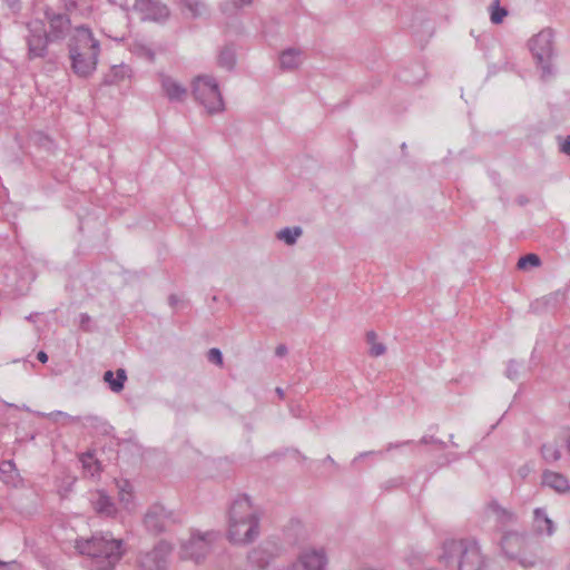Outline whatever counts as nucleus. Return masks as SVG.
<instances>
[{
    "label": "nucleus",
    "instance_id": "f257e3e1",
    "mask_svg": "<svg viewBox=\"0 0 570 570\" xmlns=\"http://www.w3.org/2000/svg\"><path fill=\"white\" fill-rule=\"evenodd\" d=\"M439 561L452 570H502L501 566L488 560L475 539H448L442 544Z\"/></svg>",
    "mask_w": 570,
    "mask_h": 570
},
{
    "label": "nucleus",
    "instance_id": "f03ea898",
    "mask_svg": "<svg viewBox=\"0 0 570 570\" xmlns=\"http://www.w3.org/2000/svg\"><path fill=\"white\" fill-rule=\"evenodd\" d=\"M261 513L246 494L238 495L228 510L227 539L235 544H248L261 534Z\"/></svg>",
    "mask_w": 570,
    "mask_h": 570
},
{
    "label": "nucleus",
    "instance_id": "7ed1b4c3",
    "mask_svg": "<svg viewBox=\"0 0 570 570\" xmlns=\"http://www.w3.org/2000/svg\"><path fill=\"white\" fill-rule=\"evenodd\" d=\"M100 45L94 38L90 29L85 26L76 28V35L69 42V57L73 72L81 77H89L97 68Z\"/></svg>",
    "mask_w": 570,
    "mask_h": 570
},
{
    "label": "nucleus",
    "instance_id": "20e7f679",
    "mask_svg": "<svg viewBox=\"0 0 570 570\" xmlns=\"http://www.w3.org/2000/svg\"><path fill=\"white\" fill-rule=\"evenodd\" d=\"M500 548L504 557L523 568H533L539 562L541 546L534 535L525 531H504L500 538Z\"/></svg>",
    "mask_w": 570,
    "mask_h": 570
},
{
    "label": "nucleus",
    "instance_id": "39448f33",
    "mask_svg": "<svg viewBox=\"0 0 570 570\" xmlns=\"http://www.w3.org/2000/svg\"><path fill=\"white\" fill-rule=\"evenodd\" d=\"M76 548L81 554L102 559L101 567L105 569L114 568L124 554L122 540L114 539L109 533L94 534L89 539L77 540Z\"/></svg>",
    "mask_w": 570,
    "mask_h": 570
},
{
    "label": "nucleus",
    "instance_id": "423d86ee",
    "mask_svg": "<svg viewBox=\"0 0 570 570\" xmlns=\"http://www.w3.org/2000/svg\"><path fill=\"white\" fill-rule=\"evenodd\" d=\"M26 27L28 30L26 36L28 60L47 59L52 61L55 57H51L49 46L56 41L50 39L45 21L38 18L32 19L26 23Z\"/></svg>",
    "mask_w": 570,
    "mask_h": 570
},
{
    "label": "nucleus",
    "instance_id": "0eeeda50",
    "mask_svg": "<svg viewBox=\"0 0 570 570\" xmlns=\"http://www.w3.org/2000/svg\"><path fill=\"white\" fill-rule=\"evenodd\" d=\"M553 37V30L551 28H546L532 37L529 41L530 51L532 52L537 65L541 68L542 79H547L553 76L551 66V59L554 56Z\"/></svg>",
    "mask_w": 570,
    "mask_h": 570
},
{
    "label": "nucleus",
    "instance_id": "6e6552de",
    "mask_svg": "<svg viewBox=\"0 0 570 570\" xmlns=\"http://www.w3.org/2000/svg\"><path fill=\"white\" fill-rule=\"evenodd\" d=\"M193 96L203 105L209 114L219 112L224 109V101L215 78L210 76H198L193 81Z\"/></svg>",
    "mask_w": 570,
    "mask_h": 570
},
{
    "label": "nucleus",
    "instance_id": "1a4fd4ad",
    "mask_svg": "<svg viewBox=\"0 0 570 570\" xmlns=\"http://www.w3.org/2000/svg\"><path fill=\"white\" fill-rule=\"evenodd\" d=\"M218 537L219 533L216 531L193 533L188 541L181 543L180 558L183 560H191L195 563H202L210 550V544Z\"/></svg>",
    "mask_w": 570,
    "mask_h": 570
},
{
    "label": "nucleus",
    "instance_id": "9d476101",
    "mask_svg": "<svg viewBox=\"0 0 570 570\" xmlns=\"http://www.w3.org/2000/svg\"><path fill=\"white\" fill-rule=\"evenodd\" d=\"M170 551V544L161 540L151 550L138 553L137 566L140 570H167Z\"/></svg>",
    "mask_w": 570,
    "mask_h": 570
},
{
    "label": "nucleus",
    "instance_id": "9b49d317",
    "mask_svg": "<svg viewBox=\"0 0 570 570\" xmlns=\"http://www.w3.org/2000/svg\"><path fill=\"white\" fill-rule=\"evenodd\" d=\"M176 522L177 518L175 513L159 503L149 507L144 517L146 530L154 535L167 531L169 527Z\"/></svg>",
    "mask_w": 570,
    "mask_h": 570
},
{
    "label": "nucleus",
    "instance_id": "f8f14e48",
    "mask_svg": "<svg viewBox=\"0 0 570 570\" xmlns=\"http://www.w3.org/2000/svg\"><path fill=\"white\" fill-rule=\"evenodd\" d=\"M327 562L324 549L305 548L299 551L295 562L279 570H326Z\"/></svg>",
    "mask_w": 570,
    "mask_h": 570
},
{
    "label": "nucleus",
    "instance_id": "ddd939ff",
    "mask_svg": "<svg viewBox=\"0 0 570 570\" xmlns=\"http://www.w3.org/2000/svg\"><path fill=\"white\" fill-rule=\"evenodd\" d=\"M278 550L275 542H262L248 552L244 570H266L274 558L278 556Z\"/></svg>",
    "mask_w": 570,
    "mask_h": 570
},
{
    "label": "nucleus",
    "instance_id": "4468645a",
    "mask_svg": "<svg viewBox=\"0 0 570 570\" xmlns=\"http://www.w3.org/2000/svg\"><path fill=\"white\" fill-rule=\"evenodd\" d=\"M45 19L49 23V37L56 42L63 40L70 32L71 21L67 13L56 11L53 8L46 6L43 9Z\"/></svg>",
    "mask_w": 570,
    "mask_h": 570
},
{
    "label": "nucleus",
    "instance_id": "2eb2a0df",
    "mask_svg": "<svg viewBox=\"0 0 570 570\" xmlns=\"http://www.w3.org/2000/svg\"><path fill=\"white\" fill-rule=\"evenodd\" d=\"M134 10L140 14L141 20L165 22L169 17V9L160 0H135Z\"/></svg>",
    "mask_w": 570,
    "mask_h": 570
},
{
    "label": "nucleus",
    "instance_id": "dca6fc26",
    "mask_svg": "<svg viewBox=\"0 0 570 570\" xmlns=\"http://www.w3.org/2000/svg\"><path fill=\"white\" fill-rule=\"evenodd\" d=\"M532 530L535 535L551 537L556 531L554 522L548 517L544 508H535L533 511Z\"/></svg>",
    "mask_w": 570,
    "mask_h": 570
},
{
    "label": "nucleus",
    "instance_id": "f3484780",
    "mask_svg": "<svg viewBox=\"0 0 570 570\" xmlns=\"http://www.w3.org/2000/svg\"><path fill=\"white\" fill-rule=\"evenodd\" d=\"M541 483L556 491L559 494H566L570 492V483L566 475L551 470H544L541 476Z\"/></svg>",
    "mask_w": 570,
    "mask_h": 570
},
{
    "label": "nucleus",
    "instance_id": "a211bd4d",
    "mask_svg": "<svg viewBox=\"0 0 570 570\" xmlns=\"http://www.w3.org/2000/svg\"><path fill=\"white\" fill-rule=\"evenodd\" d=\"M161 88L170 101H183L187 96V89L171 77H163Z\"/></svg>",
    "mask_w": 570,
    "mask_h": 570
},
{
    "label": "nucleus",
    "instance_id": "6ab92c4d",
    "mask_svg": "<svg viewBox=\"0 0 570 570\" xmlns=\"http://www.w3.org/2000/svg\"><path fill=\"white\" fill-rule=\"evenodd\" d=\"M303 52L297 48H288L279 55V66L283 70H294L302 63Z\"/></svg>",
    "mask_w": 570,
    "mask_h": 570
},
{
    "label": "nucleus",
    "instance_id": "aec40b11",
    "mask_svg": "<svg viewBox=\"0 0 570 570\" xmlns=\"http://www.w3.org/2000/svg\"><path fill=\"white\" fill-rule=\"evenodd\" d=\"M489 510L494 515L497 523L501 524L502 527L513 524L517 522L515 513L501 507L495 501H492L489 504Z\"/></svg>",
    "mask_w": 570,
    "mask_h": 570
},
{
    "label": "nucleus",
    "instance_id": "412c9836",
    "mask_svg": "<svg viewBox=\"0 0 570 570\" xmlns=\"http://www.w3.org/2000/svg\"><path fill=\"white\" fill-rule=\"evenodd\" d=\"M91 502L95 511L99 514L110 517L116 513V507L112 500L102 491H98L97 498L92 499Z\"/></svg>",
    "mask_w": 570,
    "mask_h": 570
},
{
    "label": "nucleus",
    "instance_id": "4be33fe9",
    "mask_svg": "<svg viewBox=\"0 0 570 570\" xmlns=\"http://www.w3.org/2000/svg\"><path fill=\"white\" fill-rule=\"evenodd\" d=\"M104 381L112 392L119 393L124 390L125 382L127 381V373L124 368H118L115 376V373L108 370L104 373Z\"/></svg>",
    "mask_w": 570,
    "mask_h": 570
},
{
    "label": "nucleus",
    "instance_id": "5701e85b",
    "mask_svg": "<svg viewBox=\"0 0 570 570\" xmlns=\"http://www.w3.org/2000/svg\"><path fill=\"white\" fill-rule=\"evenodd\" d=\"M82 420L85 426L91 428L101 435H109L114 430L112 425L107 420L97 415H87Z\"/></svg>",
    "mask_w": 570,
    "mask_h": 570
},
{
    "label": "nucleus",
    "instance_id": "b1692460",
    "mask_svg": "<svg viewBox=\"0 0 570 570\" xmlns=\"http://www.w3.org/2000/svg\"><path fill=\"white\" fill-rule=\"evenodd\" d=\"M129 67L125 65L112 66L108 73L104 77V85H117L125 78L129 77Z\"/></svg>",
    "mask_w": 570,
    "mask_h": 570
},
{
    "label": "nucleus",
    "instance_id": "393cba45",
    "mask_svg": "<svg viewBox=\"0 0 570 570\" xmlns=\"http://www.w3.org/2000/svg\"><path fill=\"white\" fill-rule=\"evenodd\" d=\"M540 453L546 463H553L561 459V450L557 443H543Z\"/></svg>",
    "mask_w": 570,
    "mask_h": 570
},
{
    "label": "nucleus",
    "instance_id": "a878e982",
    "mask_svg": "<svg viewBox=\"0 0 570 570\" xmlns=\"http://www.w3.org/2000/svg\"><path fill=\"white\" fill-rule=\"evenodd\" d=\"M205 8L204 3L199 0H183L181 1V12L187 18H198L203 13V9Z\"/></svg>",
    "mask_w": 570,
    "mask_h": 570
},
{
    "label": "nucleus",
    "instance_id": "bb28decb",
    "mask_svg": "<svg viewBox=\"0 0 570 570\" xmlns=\"http://www.w3.org/2000/svg\"><path fill=\"white\" fill-rule=\"evenodd\" d=\"M236 62L235 49L232 46H225L218 55V65L226 70H232Z\"/></svg>",
    "mask_w": 570,
    "mask_h": 570
},
{
    "label": "nucleus",
    "instance_id": "cd10ccee",
    "mask_svg": "<svg viewBox=\"0 0 570 570\" xmlns=\"http://www.w3.org/2000/svg\"><path fill=\"white\" fill-rule=\"evenodd\" d=\"M302 233L303 230L301 227H285L277 233V238L287 245H293L296 243Z\"/></svg>",
    "mask_w": 570,
    "mask_h": 570
},
{
    "label": "nucleus",
    "instance_id": "c85d7f7f",
    "mask_svg": "<svg viewBox=\"0 0 570 570\" xmlns=\"http://www.w3.org/2000/svg\"><path fill=\"white\" fill-rule=\"evenodd\" d=\"M48 417L55 423L69 424V423H79L81 421L80 416H72L62 411H53L48 414Z\"/></svg>",
    "mask_w": 570,
    "mask_h": 570
},
{
    "label": "nucleus",
    "instance_id": "c756f323",
    "mask_svg": "<svg viewBox=\"0 0 570 570\" xmlns=\"http://www.w3.org/2000/svg\"><path fill=\"white\" fill-rule=\"evenodd\" d=\"M540 265H541L540 257L533 253L521 256L517 264L519 269H528L530 267H538Z\"/></svg>",
    "mask_w": 570,
    "mask_h": 570
},
{
    "label": "nucleus",
    "instance_id": "7c9ffc66",
    "mask_svg": "<svg viewBox=\"0 0 570 570\" xmlns=\"http://www.w3.org/2000/svg\"><path fill=\"white\" fill-rule=\"evenodd\" d=\"M508 16V10L504 7L500 6L499 0H494L491 6V22L494 24H499L503 21V19Z\"/></svg>",
    "mask_w": 570,
    "mask_h": 570
},
{
    "label": "nucleus",
    "instance_id": "2f4dec72",
    "mask_svg": "<svg viewBox=\"0 0 570 570\" xmlns=\"http://www.w3.org/2000/svg\"><path fill=\"white\" fill-rule=\"evenodd\" d=\"M62 7L65 9L63 13H72L75 11H81L87 7V0H61Z\"/></svg>",
    "mask_w": 570,
    "mask_h": 570
},
{
    "label": "nucleus",
    "instance_id": "473e14b6",
    "mask_svg": "<svg viewBox=\"0 0 570 570\" xmlns=\"http://www.w3.org/2000/svg\"><path fill=\"white\" fill-rule=\"evenodd\" d=\"M244 6L239 0H226L222 3L220 9L226 16H233Z\"/></svg>",
    "mask_w": 570,
    "mask_h": 570
},
{
    "label": "nucleus",
    "instance_id": "72a5a7b5",
    "mask_svg": "<svg viewBox=\"0 0 570 570\" xmlns=\"http://www.w3.org/2000/svg\"><path fill=\"white\" fill-rule=\"evenodd\" d=\"M80 461L83 465L85 469H88L89 471H91V463L94 462V464L96 465V470H99L100 466H99V462L97 460L94 459V453L88 451L83 454H81L80 456Z\"/></svg>",
    "mask_w": 570,
    "mask_h": 570
},
{
    "label": "nucleus",
    "instance_id": "f704fd0d",
    "mask_svg": "<svg viewBox=\"0 0 570 570\" xmlns=\"http://www.w3.org/2000/svg\"><path fill=\"white\" fill-rule=\"evenodd\" d=\"M207 358L210 363L222 366L223 365V353L219 348L213 347L207 353Z\"/></svg>",
    "mask_w": 570,
    "mask_h": 570
},
{
    "label": "nucleus",
    "instance_id": "c9c22d12",
    "mask_svg": "<svg viewBox=\"0 0 570 570\" xmlns=\"http://www.w3.org/2000/svg\"><path fill=\"white\" fill-rule=\"evenodd\" d=\"M419 443H420V444H425V445H426V444H434V445H436V446H438L439 449H441V450H444V449L446 448V443H445L444 441H442V440H440V439H436V438H434V436H432V435H424V436L420 440V442H419Z\"/></svg>",
    "mask_w": 570,
    "mask_h": 570
},
{
    "label": "nucleus",
    "instance_id": "e433bc0d",
    "mask_svg": "<svg viewBox=\"0 0 570 570\" xmlns=\"http://www.w3.org/2000/svg\"><path fill=\"white\" fill-rule=\"evenodd\" d=\"M135 52H136L138 56L144 57V58H146V59H147V60H149V61H153V60H154V58H155V53H154V51H153L150 48H148V47H146V46H144V45H138V46H136V47H135Z\"/></svg>",
    "mask_w": 570,
    "mask_h": 570
},
{
    "label": "nucleus",
    "instance_id": "4c0bfd02",
    "mask_svg": "<svg viewBox=\"0 0 570 570\" xmlns=\"http://www.w3.org/2000/svg\"><path fill=\"white\" fill-rule=\"evenodd\" d=\"M519 367V363L515 362L514 360H511L505 371L507 377H509L510 380H515L518 377Z\"/></svg>",
    "mask_w": 570,
    "mask_h": 570
},
{
    "label": "nucleus",
    "instance_id": "58836bf2",
    "mask_svg": "<svg viewBox=\"0 0 570 570\" xmlns=\"http://www.w3.org/2000/svg\"><path fill=\"white\" fill-rule=\"evenodd\" d=\"M385 351H386V347L384 344L375 342L371 345L370 355L377 357V356L383 355L385 353Z\"/></svg>",
    "mask_w": 570,
    "mask_h": 570
},
{
    "label": "nucleus",
    "instance_id": "ea45409f",
    "mask_svg": "<svg viewBox=\"0 0 570 570\" xmlns=\"http://www.w3.org/2000/svg\"><path fill=\"white\" fill-rule=\"evenodd\" d=\"M80 320H79V326L81 330H83L85 332H90V322H91V317L87 314V313H81L80 314Z\"/></svg>",
    "mask_w": 570,
    "mask_h": 570
},
{
    "label": "nucleus",
    "instance_id": "a19ab883",
    "mask_svg": "<svg viewBox=\"0 0 570 570\" xmlns=\"http://www.w3.org/2000/svg\"><path fill=\"white\" fill-rule=\"evenodd\" d=\"M16 470V465L13 461H3L0 465V473L1 474H9Z\"/></svg>",
    "mask_w": 570,
    "mask_h": 570
},
{
    "label": "nucleus",
    "instance_id": "79ce46f5",
    "mask_svg": "<svg viewBox=\"0 0 570 570\" xmlns=\"http://www.w3.org/2000/svg\"><path fill=\"white\" fill-rule=\"evenodd\" d=\"M566 298L564 296V293L558 291L553 294H551L548 298H547V302L550 303V302H553V305H557L561 302H563Z\"/></svg>",
    "mask_w": 570,
    "mask_h": 570
},
{
    "label": "nucleus",
    "instance_id": "37998d69",
    "mask_svg": "<svg viewBox=\"0 0 570 570\" xmlns=\"http://www.w3.org/2000/svg\"><path fill=\"white\" fill-rule=\"evenodd\" d=\"M4 3L10 8L12 12H19L21 9L20 0H3Z\"/></svg>",
    "mask_w": 570,
    "mask_h": 570
},
{
    "label": "nucleus",
    "instance_id": "c03bdc74",
    "mask_svg": "<svg viewBox=\"0 0 570 570\" xmlns=\"http://www.w3.org/2000/svg\"><path fill=\"white\" fill-rule=\"evenodd\" d=\"M560 151L570 156V136H567L560 144Z\"/></svg>",
    "mask_w": 570,
    "mask_h": 570
},
{
    "label": "nucleus",
    "instance_id": "a18cd8bd",
    "mask_svg": "<svg viewBox=\"0 0 570 570\" xmlns=\"http://www.w3.org/2000/svg\"><path fill=\"white\" fill-rule=\"evenodd\" d=\"M380 454H382V452H375V451L362 452L356 458H354V460L352 461V465H355L357 463V461L361 460L362 458L370 456V455H380Z\"/></svg>",
    "mask_w": 570,
    "mask_h": 570
},
{
    "label": "nucleus",
    "instance_id": "49530a36",
    "mask_svg": "<svg viewBox=\"0 0 570 570\" xmlns=\"http://www.w3.org/2000/svg\"><path fill=\"white\" fill-rule=\"evenodd\" d=\"M287 352H288V350H287L286 345H284V344H279V345L276 347V350H275V354H276V356H278V357H283V356H285V355L287 354Z\"/></svg>",
    "mask_w": 570,
    "mask_h": 570
},
{
    "label": "nucleus",
    "instance_id": "de8ad7c7",
    "mask_svg": "<svg viewBox=\"0 0 570 570\" xmlns=\"http://www.w3.org/2000/svg\"><path fill=\"white\" fill-rule=\"evenodd\" d=\"M375 340H376V333L375 332L370 331V332L366 333V341H367L368 344L372 345L373 343H375Z\"/></svg>",
    "mask_w": 570,
    "mask_h": 570
},
{
    "label": "nucleus",
    "instance_id": "09e8293b",
    "mask_svg": "<svg viewBox=\"0 0 570 570\" xmlns=\"http://www.w3.org/2000/svg\"><path fill=\"white\" fill-rule=\"evenodd\" d=\"M37 360L41 363H46L48 361V355L43 351H39L37 354Z\"/></svg>",
    "mask_w": 570,
    "mask_h": 570
},
{
    "label": "nucleus",
    "instance_id": "8fccbe9b",
    "mask_svg": "<svg viewBox=\"0 0 570 570\" xmlns=\"http://www.w3.org/2000/svg\"><path fill=\"white\" fill-rule=\"evenodd\" d=\"M168 302H169V305H170V306L175 307V306L178 304L179 298H178V296H177V295L171 294V295L168 297Z\"/></svg>",
    "mask_w": 570,
    "mask_h": 570
},
{
    "label": "nucleus",
    "instance_id": "3c124183",
    "mask_svg": "<svg viewBox=\"0 0 570 570\" xmlns=\"http://www.w3.org/2000/svg\"><path fill=\"white\" fill-rule=\"evenodd\" d=\"M401 484L400 480H390L385 483V489L395 488Z\"/></svg>",
    "mask_w": 570,
    "mask_h": 570
},
{
    "label": "nucleus",
    "instance_id": "603ef678",
    "mask_svg": "<svg viewBox=\"0 0 570 570\" xmlns=\"http://www.w3.org/2000/svg\"><path fill=\"white\" fill-rule=\"evenodd\" d=\"M324 463L332 464L335 469H338V464L335 462V460L331 455H326V458L323 460Z\"/></svg>",
    "mask_w": 570,
    "mask_h": 570
},
{
    "label": "nucleus",
    "instance_id": "864d4df0",
    "mask_svg": "<svg viewBox=\"0 0 570 570\" xmlns=\"http://www.w3.org/2000/svg\"><path fill=\"white\" fill-rule=\"evenodd\" d=\"M409 443H411V441H405V442H403V443H395V444H394V443H390V444L387 445V449H386V450H387V451H390V450H392V449H394V448H400V446L405 445V444H409Z\"/></svg>",
    "mask_w": 570,
    "mask_h": 570
},
{
    "label": "nucleus",
    "instance_id": "5fc2aeb1",
    "mask_svg": "<svg viewBox=\"0 0 570 570\" xmlns=\"http://www.w3.org/2000/svg\"><path fill=\"white\" fill-rule=\"evenodd\" d=\"M518 472L522 478H525L529 473V468L527 465H523L519 469Z\"/></svg>",
    "mask_w": 570,
    "mask_h": 570
},
{
    "label": "nucleus",
    "instance_id": "6e6d98bb",
    "mask_svg": "<svg viewBox=\"0 0 570 570\" xmlns=\"http://www.w3.org/2000/svg\"><path fill=\"white\" fill-rule=\"evenodd\" d=\"M528 202H529V200H528V198H527L525 196H523V195H521V196H519V197L517 198V203H518L519 205H521V206H523V205L528 204Z\"/></svg>",
    "mask_w": 570,
    "mask_h": 570
},
{
    "label": "nucleus",
    "instance_id": "4d7b16f0",
    "mask_svg": "<svg viewBox=\"0 0 570 570\" xmlns=\"http://www.w3.org/2000/svg\"><path fill=\"white\" fill-rule=\"evenodd\" d=\"M564 443H566V446H567L568 452L570 453V432H569V433H568V435L566 436V439H564Z\"/></svg>",
    "mask_w": 570,
    "mask_h": 570
},
{
    "label": "nucleus",
    "instance_id": "13d9d810",
    "mask_svg": "<svg viewBox=\"0 0 570 570\" xmlns=\"http://www.w3.org/2000/svg\"><path fill=\"white\" fill-rule=\"evenodd\" d=\"M276 393L279 397H284V391L281 387H276Z\"/></svg>",
    "mask_w": 570,
    "mask_h": 570
},
{
    "label": "nucleus",
    "instance_id": "bf43d9fd",
    "mask_svg": "<svg viewBox=\"0 0 570 570\" xmlns=\"http://www.w3.org/2000/svg\"><path fill=\"white\" fill-rule=\"evenodd\" d=\"M253 0H239V2H242V4H245V6H248L252 3Z\"/></svg>",
    "mask_w": 570,
    "mask_h": 570
},
{
    "label": "nucleus",
    "instance_id": "052dcab7",
    "mask_svg": "<svg viewBox=\"0 0 570 570\" xmlns=\"http://www.w3.org/2000/svg\"><path fill=\"white\" fill-rule=\"evenodd\" d=\"M452 439H453V435L451 434V435H450V441H451L452 445L456 448V446H458V444H456V442L452 441Z\"/></svg>",
    "mask_w": 570,
    "mask_h": 570
},
{
    "label": "nucleus",
    "instance_id": "680f3d73",
    "mask_svg": "<svg viewBox=\"0 0 570 570\" xmlns=\"http://www.w3.org/2000/svg\"><path fill=\"white\" fill-rule=\"evenodd\" d=\"M402 150L406 149V144L403 142L402 146H401Z\"/></svg>",
    "mask_w": 570,
    "mask_h": 570
}]
</instances>
